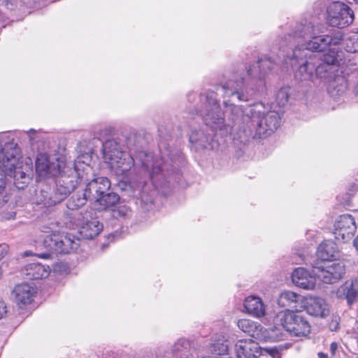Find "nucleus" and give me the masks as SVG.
<instances>
[{
    "mask_svg": "<svg viewBox=\"0 0 358 358\" xmlns=\"http://www.w3.org/2000/svg\"><path fill=\"white\" fill-rule=\"evenodd\" d=\"M160 149V159L144 151H141L135 157L122 151L120 143L110 139L105 141L102 145V153L104 162L108 164L110 169L118 176L128 177L129 171L134 165L140 164L153 179L155 176L164 171L169 172L172 163L177 164L181 159V153L178 150L173 151L169 148Z\"/></svg>",
    "mask_w": 358,
    "mask_h": 358,
    "instance_id": "nucleus-1",
    "label": "nucleus"
},
{
    "mask_svg": "<svg viewBox=\"0 0 358 358\" xmlns=\"http://www.w3.org/2000/svg\"><path fill=\"white\" fill-rule=\"evenodd\" d=\"M244 308L247 313L257 318H260L266 314V306L261 298L255 296H250L244 301Z\"/></svg>",
    "mask_w": 358,
    "mask_h": 358,
    "instance_id": "nucleus-21",
    "label": "nucleus"
},
{
    "mask_svg": "<svg viewBox=\"0 0 358 358\" xmlns=\"http://www.w3.org/2000/svg\"><path fill=\"white\" fill-rule=\"evenodd\" d=\"M337 62V59L334 55H325L324 58V61H322L324 64H328L331 66L334 65Z\"/></svg>",
    "mask_w": 358,
    "mask_h": 358,
    "instance_id": "nucleus-37",
    "label": "nucleus"
},
{
    "mask_svg": "<svg viewBox=\"0 0 358 358\" xmlns=\"http://www.w3.org/2000/svg\"><path fill=\"white\" fill-rule=\"evenodd\" d=\"M117 236V232L116 231L114 234H111L108 236V239H110L111 241H114Z\"/></svg>",
    "mask_w": 358,
    "mask_h": 358,
    "instance_id": "nucleus-44",
    "label": "nucleus"
},
{
    "mask_svg": "<svg viewBox=\"0 0 358 358\" xmlns=\"http://www.w3.org/2000/svg\"><path fill=\"white\" fill-rule=\"evenodd\" d=\"M306 312L313 316L324 317L329 313V308L324 300L318 297H310L306 302Z\"/></svg>",
    "mask_w": 358,
    "mask_h": 358,
    "instance_id": "nucleus-20",
    "label": "nucleus"
},
{
    "mask_svg": "<svg viewBox=\"0 0 358 358\" xmlns=\"http://www.w3.org/2000/svg\"><path fill=\"white\" fill-rule=\"evenodd\" d=\"M285 62L289 64L293 68H296L294 77L299 81H309L314 76V70L316 66L315 60V57H313V59H310L309 57H305L301 55L299 58L292 57V49L286 52Z\"/></svg>",
    "mask_w": 358,
    "mask_h": 358,
    "instance_id": "nucleus-10",
    "label": "nucleus"
},
{
    "mask_svg": "<svg viewBox=\"0 0 358 358\" xmlns=\"http://www.w3.org/2000/svg\"><path fill=\"white\" fill-rule=\"evenodd\" d=\"M336 295L339 298L345 299L348 305H352L358 299V289L352 282H346L338 289Z\"/></svg>",
    "mask_w": 358,
    "mask_h": 358,
    "instance_id": "nucleus-27",
    "label": "nucleus"
},
{
    "mask_svg": "<svg viewBox=\"0 0 358 358\" xmlns=\"http://www.w3.org/2000/svg\"><path fill=\"white\" fill-rule=\"evenodd\" d=\"M141 196V200H142V201H143V196Z\"/></svg>",
    "mask_w": 358,
    "mask_h": 358,
    "instance_id": "nucleus-54",
    "label": "nucleus"
},
{
    "mask_svg": "<svg viewBox=\"0 0 358 358\" xmlns=\"http://www.w3.org/2000/svg\"><path fill=\"white\" fill-rule=\"evenodd\" d=\"M5 187H6V182H5L4 174L0 173V195L3 192Z\"/></svg>",
    "mask_w": 358,
    "mask_h": 358,
    "instance_id": "nucleus-40",
    "label": "nucleus"
},
{
    "mask_svg": "<svg viewBox=\"0 0 358 358\" xmlns=\"http://www.w3.org/2000/svg\"><path fill=\"white\" fill-rule=\"evenodd\" d=\"M87 201H89V198L84 191L78 192L67 201L66 206L70 210H77L83 206Z\"/></svg>",
    "mask_w": 358,
    "mask_h": 358,
    "instance_id": "nucleus-32",
    "label": "nucleus"
},
{
    "mask_svg": "<svg viewBox=\"0 0 358 358\" xmlns=\"http://www.w3.org/2000/svg\"><path fill=\"white\" fill-rule=\"evenodd\" d=\"M210 354L204 355L201 358H231L228 352V346L225 343H216L213 344Z\"/></svg>",
    "mask_w": 358,
    "mask_h": 358,
    "instance_id": "nucleus-31",
    "label": "nucleus"
},
{
    "mask_svg": "<svg viewBox=\"0 0 358 358\" xmlns=\"http://www.w3.org/2000/svg\"><path fill=\"white\" fill-rule=\"evenodd\" d=\"M49 190L50 189L47 185L41 187L40 190H36V202L38 204L50 206L62 201L55 188L52 194Z\"/></svg>",
    "mask_w": 358,
    "mask_h": 358,
    "instance_id": "nucleus-23",
    "label": "nucleus"
},
{
    "mask_svg": "<svg viewBox=\"0 0 358 358\" xmlns=\"http://www.w3.org/2000/svg\"><path fill=\"white\" fill-rule=\"evenodd\" d=\"M353 92V97L355 99L356 102H358V91H352Z\"/></svg>",
    "mask_w": 358,
    "mask_h": 358,
    "instance_id": "nucleus-46",
    "label": "nucleus"
},
{
    "mask_svg": "<svg viewBox=\"0 0 358 358\" xmlns=\"http://www.w3.org/2000/svg\"><path fill=\"white\" fill-rule=\"evenodd\" d=\"M80 239L71 234L54 232L46 236L43 240L44 247L48 252L38 255L43 259L50 257V252L57 254H69L76 251L80 245Z\"/></svg>",
    "mask_w": 358,
    "mask_h": 358,
    "instance_id": "nucleus-8",
    "label": "nucleus"
},
{
    "mask_svg": "<svg viewBox=\"0 0 358 358\" xmlns=\"http://www.w3.org/2000/svg\"><path fill=\"white\" fill-rule=\"evenodd\" d=\"M146 202H147V203L150 202V203H152V200L147 201Z\"/></svg>",
    "mask_w": 358,
    "mask_h": 358,
    "instance_id": "nucleus-52",
    "label": "nucleus"
},
{
    "mask_svg": "<svg viewBox=\"0 0 358 358\" xmlns=\"http://www.w3.org/2000/svg\"><path fill=\"white\" fill-rule=\"evenodd\" d=\"M27 133L28 134L30 143H33L36 140L35 137L34 136L36 134V131L34 129H30L29 131H27Z\"/></svg>",
    "mask_w": 358,
    "mask_h": 358,
    "instance_id": "nucleus-42",
    "label": "nucleus"
},
{
    "mask_svg": "<svg viewBox=\"0 0 358 358\" xmlns=\"http://www.w3.org/2000/svg\"><path fill=\"white\" fill-rule=\"evenodd\" d=\"M102 223L93 220L87 221L80 227V236L85 239H92L96 236L103 229Z\"/></svg>",
    "mask_w": 358,
    "mask_h": 358,
    "instance_id": "nucleus-28",
    "label": "nucleus"
},
{
    "mask_svg": "<svg viewBox=\"0 0 358 358\" xmlns=\"http://www.w3.org/2000/svg\"><path fill=\"white\" fill-rule=\"evenodd\" d=\"M36 293V287L29 283L17 285L12 292L14 301L20 308L29 305Z\"/></svg>",
    "mask_w": 358,
    "mask_h": 358,
    "instance_id": "nucleus-17",
    "label": "nucleus"
},
{
    "mask_svg": "<svg viewBox=\"0 0 358 358\" xmlns=\"http://www.w3.org/2000/svg\"><path fill=\"white\" fill-rule=\"evenodd\" d=\"M238 328L249 336L259 339L262 336V330L264 327L257 322L249 319H241L238 321Z\"/></svg>",
    "mask_w": 358,
    "mask_h": 358,
    "instance_id": "nucleus-25",
    "label": "nucleus"
},
{
    "mask_svg": "<svg viewBox=\"0 0 358 358\" xmlns=\"http://www.w3.org/2000/svg\"><path fill=\"white\" fill-rule=\"evenodd\" d=\"M131 215V208L126 205L119 206L112 211V216L115 219L127 220L130 218Z\"/></svg>",
    "mask_w": 358,
    "mask_h": 358,
    "instance_id": "nucleus-34",
    "label": "nucleus"
},
{
    "mask_svg": "<svg viewBox=\"0 0 358 358\" xmlns=\"http://www.w3.org/2000/svg\"><path fill=\"white\" fill-rule=\"evenodd\" d=\"M276 320L292 336H306L310 331V325L301 312L281 311L277 315Z\"/></svg>",
    "mask_w": 358,
    "mask_h": 358,
    "instance_id": "nucleus-9",
    "label": "nucleus"
},
{
    "mask_svg": "<svg viewBox=\"0 0 358 358\" xmlns=\"http://www.w3.org/2000/svg\"><path fill=\"white\" fill-rule=\"evenodd\" d=\"M293 283L304 289H313L316 285V278L304 268H296L292 275Z\"/></svg>",
    "mask_w": 358,
    "mask_h": 358,
    "instance_id": "nucleus-19",
    "label": "nucleus"
},
{
    "mask_svg": "<svg viewBox=\"0 0 358 358\" xmlns=\"http://www.w3.org/2000/svg\"><path fill=\"white\" fill-rule=\"evenodd\" d=\"M337 247L331 241H324L317 248V257L323 262L331 261L336 257Z\"/></svg>",
    "mask_w": 358,
    "mask_h": 358,
    "instance_id": "nucleus-26",
    "label": "nucleus"
},
{
    "mask_svg": "<svg viewBox=\"0 0 358 358\" xmlns=\"http://www.w3.org/2000/svg\"><path fill=\"white\" fill-rule=\"evenodd\" d=\"M119 199L120 196L118 194L108 191L101 194V196H99L94 203L98 206V209L102 210L113 206L117 203Z\"/></svg>",
    "mask_w": 358,
    "mask_h": 358,
    "instance_id": "nucleus-29",
    "label": "nucleus"
},
{
    "mask_svg": "<svg viewBox=\"0 0 358 358\" xmlns=\"http://www.w3.org/2000/svg\"><path fill=\"white\" fill-rule=\"evenodd\" d=\"M318 269L316 273L318 278L324 283L333 284L336 282L345 273L344 265L341 262H334L325 266H315Z\"/></svg>",
    "mask_w": 358,
    "mask_h": 358,
    "instance_id": "nucleus-15",
    "label": "nucleus"
},
{
    "mask_svg": "<svg viewBox=\"0 0 358 358\" xmlns=\"http://www.w3.org/2000/svg\"><path fill=\"white\" fill-rule=\"evenodd\" d=\"M316 66L314 70L315 76L325 80H329L331 78L334 67L320 62L317 57L315 60Z\"/></svg>",
    "mask_w": 358,
    "mask_h": 358,
    "instance_id": "nucleus-30",
    "label": "nucleus"
},
{
    "mask_svg": "<svg viewBox=\"0 0 358 358\" xmlns=\"http://www.w3.org/2000/svg\"><path fill=\"white\" fill-rule=\"evenodd\" d=\"M110 182L106 177H98L87 183L84 189L90 201L95 202L101 194L109 191Z\"/></svg>",
    "mask_w": 358,
    "mask_h": 358,
    "instance_id": "nucleus-16",
    "label": "nucleus"
},
{
    "mask_svg": "<svg viewBox=\"0 0 358 358\" xmlns=\"http://www.w3.org/2000/svg\"><path fill=\"white\" fill-rule=\"evenodd\" d=\"M50 272L48 266L43 265L40 263H30L25 266L23 269V274L27 279L37 280L47 278Z\"/></svg>",
    "mask_w": 358,
    "mask_h": 358,
    "instance_id": "nucleus-22",
    "label": "nucleus"
},
{
    "mask_svg": "<svg viewBox=\"0 0 358 358\" xmlns=\"http://www.w3.org/2000/svg\"><path fill=\"white\" fill-rule=\"evenodd\" d=\"M319 26H315L312 22L305 20L297 24L293 34H289L288 38L282 39L280 44V49H284L285 46L292 41L296 45L292 48V57H301L302 54L305 57H309L313 59L316 58L317 55L314 51L322 52L330 45H337L343 40L342 34L338 31L329 34H321ZM285 50H282L285 52Z\"/></svg>",
    "mask_w": 358,
    "mask_h": 358,
    "instance_id": "nucleus-2",
    "label": "nucleus"
},
{
    "mask_svg": "<svg viewBox=\"0 0 358 358\" xmlns=\"http://www.w3.org/2000/svg\"><path fill=\"white\" fill-rule=\"evenodd\" d=\"M205 100V108L198 112L202 117L206 126L209 127L214 133V137L217 135L227 136L231 131L230 126L224 124L223 113L215 97V91H207L201 95Z\"/></svg>",
    "mask_w": 358,
    "mask_h": 358,
    "instance_id": "nucleus-7",
    "label": "nucleus"
},
{
    "mask_svg": "<svg viewBox=\"0 0 358 358\" xmlns=\"http://www.w3.org/2000/svg\"><path fill=\"white\" fill-rule=\"evenodd\" d=\"M354 20V12L346 4L336 1L327 9V22L332 27L343 28L350 25Z\"/></svg>",
    "mask_w": 358,
    "mask_h": 358,
    "instance_id": "nucleus-11",
    "label": "nucleus"
},
{
    "mask_svg": "<svg viewBox=\"0 0 358 358\" xmlns=\"http://www.w3.org/2000/svg\"><path fill=\"white\" fill-rule=\"evenodd\" d=\"M318 358H328V356L326 353L319 352L317 354Z\"/></svg>",
    "mask_w": 358,
    "mask_h": 358,
    "instance_id": "nucleus-45",
    "label": "nucleus"
},
{
    "mask_svg": "<svg viewBox=\"0 0 358 358\" xmlns=\"http://www.w3.org/2000/svg\"><path fill=\"white\" fill-rule=\"evenodd\" d=\"M340 317L337 315L333 316L331 322L329 323V329L331 331H336L339 328Z\"/></svg>",
    "mask_w": 358,
    "mask_h": 358,
    "instance_id": "nucleus-36",
    "label": "nucleus"
},
{
    "mask_svg": "<svg viewBox=\"0 0 358 358\" xmlns=\"http://www.w3.org/2000/svg\"><path fill=\"white\" fill-rule=\"evenodd\" d=\"M64 162L59 159L50 162L45 154H39L36 159V171L43 178L56 177Z\"/></svg>",
    "mask_w": 358,
    "mask_h": 358,
    "instance_id": "nucleus-14",
    "label": "nucleus"
},
{
    "mask_svg": "<svg viewBox=\"0 0 358 358\" xmlns=\"http://www.w3.org/2000/svg\"><path fill=\"white\" fill-rule=\"evenodd\" d=\"M338 349V344L336 342H332L330 345V352L334 356Z\"/></svg>",
    "mask_w": 358,
    "mask_h": 358,
    "instance_id": "nucleus-41",
    "label": "nucleus"
},
{
    "mask_svg": "<svg viewBox=\"0 0 358 358\" xmlns=\"http://www.w3.org/2000/svg\"><path fill=\"white\" fill-rule=\"evenodd\" d=\"M24 255H25L26 256L29 255V252H26L24 253Z\"/></svg>",
    "mask_w": 358,
    "mask_h": 358,
    "instance_id": "nucleus-50",
    "label": "nucleus"
},
{
    "mask_svg": "<svg viewBox=\"0 0 358 358\" xmlns=\"http://www.w3.org/2000/svg\"><path fill=\"white\" fill-rule=\"evenodd\" d=\"M189 141L196 150L206 148L208 145L214 147L210 134H206L203 130H192L189 136Z\"/></svg>",
    "mask_w": 358,
    "mask_h": 358,
    "instance_id": "nucleus-24",
    "label": "nucleus"
},
{
    "mask_svg": "<svg viewBox=\"0 0 358 358\" xmlns=\"http://www.w3.org/2000/svg\"><path fill=\"white\" fill-rule=\"evenodd\" d=\"M90 169L87 164L81 163L80 157L75 162H64L59 169L56 181L55 189L57 195L62 201L67 197L82 182L85 180V173Z\"/></svg>",
    "mask_w": 358,
    "mask_h": 358,
    "instance_id": "nucleus-4",
    "label": "nucleus"
},
{
    "mask_svg": "<svg viewBox=\"0 0 358 358\" xmlns=\"http://www.w3.org/2000/svg\"><path fill=\"white\" fill-rule=\"evenodd\" d=\"M356 230L355 218L350 214H343L335 222L334 234L338 241L348 242L354 236Z\"/></svg>",
    "mask_w": 358,
    "mask_h": 358,
    "instance_id": "nucleus-12",
    "label": "nucleus"
},
{
    "mask_svg": "<svg viewBox=\"0 0 358 358\" xmlns=\"http://www.w3.org/2000/svg\"><path fill=\"white\" fill-rule=\"evenodd\" d=\"M353 245L358 252V236L354 239Z\"/></svg>",
    "mask_w": 358,
    "mask_h": 358,
    "instance_id": "nucleus-43",
    "label": "nucleus"
},
{
    "mask_svg": "<svg viewBox=\"0 0 358 358\" xmlns=\"http://www.w3.org/2000/svg\"><path fill=\"white\" fill-rule=\"evenodd\" d=\"M42 231H43V232H45V233H48V232H50L49 231L45 230V229H42Z\"/></svg>",
    "mask_w": 358,
    "mask_h": 358,
    "instance_id": "nucleus-49",
    "label": "nucleus"
},
{
    "mask_svg": "<svg viewBox=\"0 0 358 358\" xmlns=\"http://www.w3.org/2000/svg\"><path fill=\"white\" fill-rule=\"evenodd\" d=\"M358 358V357H357Z\"/></svg>",
    "mask_w": 358,
    "mask_h": 358,
    "instance_id": "nucleus-56",
    "label": "nucleus"
},
{
    "mask_svg": "<svg viewBox=\"0 0 358 358\" xmlns=\"http://www.w3.org/2000/svg\"><path fill=\"white\" fill-rule=\"evenodd\" d=\"M21 149L13 138L6 134L0 136V173L13 177L14 184L19 189H23L29 182V174L22 166Z\"/></svg>",
    "mask_w": 358,
    "mask_h": 358,
    "instance_id": "nucleus-3",
    "label": "nucleus"
},
{
    "mask_svg": "<svg viewBox=\"0 0 358 358\" xmlns=\"http://www.w3.org/2000/svg\"><path fill=\"white\" fill-rule=\"evenodd\" d=\"M276 104L284 106L288 101L289 94L287 91H274Z\"/></svg>",
    "mask_w": 358,
    "mask_h": 358,
    "instance_id": "nucleus-35",
    "label": "nucleus"
},
{
    "mask_svg": "<svg viewBox=\"0 0 358 358\" xmlns=\"http://www.w3.org/2000/svg\"><path fill=\"white\" fill-rule=\"evenodd\" d=\"M7 313L6 303L0 298V319H1Z\"/></svg>",
    "mask_w": 358,
    "mask_h": 358,
    "instance_id": "nucleus-38",
    "label": "nucleus"
},
{
    "mask_svg": "<svg viewBox=\"0 0 358 358\" xmlns=\"http://www.w3.org/2000/svg\"><path fill=\"white\" fill-rule=\"evenodd\" d=\"M260 108H262L261 103L255 104V108L251 110L252 119L246 117L250 125L248 130H244V133L248 137L252 136L255 138L269 136L280 125L281 116L278 112L270 110L265 113L261 111Z\"/></svg>",
    "mask_w": 358,
    "mask_h": 358,
    "instance_id": "nucleus-5",
    "label": "nucleus"
},
{
    "mask_svg": "<svg viewBox=\"0 0 358 358\" xmlns=\"http://www.w3.org/2000/svg\"><path fill=\"white\" fill-rule=\"evenodd\" d=\"M357 90H358V84H357Z\"/></svg>",
    "mask_w": 358,
    "mask_h": 358,
    "instance_id": "nucleus-55",
    "label": "nucleus"
},
{
    "mask_svg": "<svg viewBox=\"0 0 358 358\" xmlns=\"http://www.w3.org/2000/svg\"><path fill=\"white\" fill-rule=\"evenodd\" d=\"M354 1L358 3V0H354Z\"/></svg>",
    "mask_w": 358,
    "mask_h": 358,
    "instance_id": "nucleus-53",
    "label": "nucleus"
},
{
    "mask_svg": "<svg viewBox=\"0 0 358 358\" xmlns=\"http://www.w3.org/2000/svg\"><path fill=\"white\" fill-rule=\"evenodd\" d=\"M8 0H0V3H4L7 2Z\"/></svg>",
    "mask_w": 358,
    "mask_h": 358,
    "instance_id": "nucleus-48",
    "label": "nucleus"
},
{
    "mask_svg": "<svg viewBox=\"0 0 358 358\" xmlns=\"http://www.w3.org/2000/svg\"><path fill=\"white\" fill-rule=\"evenodd\" d=\"M237 358H257L261 353L259 344L251 340H239L235 345Z\"/></svg>",
    "mask_w": 358,
    "mask_h": 358,
    "instance_id": "nucleus-18",
    "label": "nucleus"
},
{
    "mask_svg": "<svg viewBox=\"0 0 358 358\" xmlns=\"http://www.w3.org/2000/svg\"><path fill=\"white\" fill-rule=\"evenodd\" d=\"M227 96H229V100L223 101L224 106L229 108L231 115H233L232 120L235 123L238 122L241 119L243 118L244 121L246 117H243V110L242 108L236 105L237 101H250L252 100V94L249 91H226Z\"/></svg>",
    "mask_w": 358,
    "mask_h": 358,
    "instance_id": "nucleus-13",
    "label": "nucleus"
},
{
    "mask_svg": "<svg viewBox=\"0 0 358 358\" xmlns=\"http://www.w3.org/2000/svg\"><path fill=\"white\" fill-rule=\"evenodd\" d=\"M1 275H2V271L0 269V278L1 277Z\"/></svg>",
    "mask_w": 358,
    "mask_h": 358,
    "instance_id": "nucleus-51",
    "label": "nucleus"
},
{
    "mask_svg": "<svg viewBox=\"0 0 358 358\" xmlns=\"http://www.w3.org/2000/svg\"><path fill=\"white\" fill-rule=\"evenodd\" d=\"M8 251V245L6 243L0 244V259L3 257ZM1 270V268H0Z\"/></svg>",
    "mask_w": 358,
    "mask_h": 358,
    "instance_id": "nucleus-39",
    "label": "nucleus"
},
{
    "mask_svg": "<svg viewBox=\"0 0 358 358\" xmlns=\"http://www.w3.org/2000/svg\"><path fill=\"white\" fill-rule=\"evenodd\" d=\"M301 296L292 291L282 292L278 298V303L281 307L292 306V304L297 303Z\"/></svg>",
    "mask_w": 358,
    "mask_h": 358,
    "instance_id": "nucleus-33",
    "label": "nucleus"
},
{
    "mask_svg": "<svg viewBox=\"0 0 358 358\" xmlns=\"http://www.w3.org/2000/svg\"><path fill=\"white\" fill-rule=\"evenodd\" d=\"M330 94H331V96L333 95V93L334 92H338V91H334V90H332V91H328Z\"/></svg>",
    "mask_w": 358,
    "mask_h": 358,
    "instance_id": "nucleus-47",
    "label": "nucleus"
},
{
    "mask_svg": "<svg viewBox=\"0 0 358 358\" xmlns=\"http://www.w3.org/2000/svg\"><path fill=\"white\" fill-rule=\"evenodd\" d=\"M275 62L270 57L260 58L247 70V77L238 80H229L222 87L223 90H233L238 87H247L251 90L266 87V76L273 69Z\"/></svg>",
    "mask_w": 358,
    "mask_h": 358,
    "instance_id": "nucleus-6",
    "label": "nucleus"
}]
</instances>
